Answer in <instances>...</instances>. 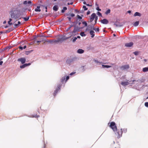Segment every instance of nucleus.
<instances>
[{"instance_id": "obj_42", "label": "nucleus", "mask_w": 148, "mask_h": 148, "mask_svg": "<svg viewBox=\"0 0 148 148\" xmlns=\"http://www.w3.org/2000/svg\"><path fill=\"white\" fill-rule=\"evenodd\" d=\"M27 3V1H25L23 2V4L24 5H26Z\"/></svg>"}, {"instance_id": "obj_52", "label": "nucleus", "mask_w": 148, "mask_h": 148, "mask_svg": "<svg viewBox=\"0 0 148 148\" xmlns=\"http://www.w3.org/2000/svg\"><path fill=\"white\" fill-rule=\"evenodd\" d=\"M21 24V22L19 21H18V24L19 25H20Z\"/></svg>"}, {"instance_id": "obj_49", "label": "nucleus", "mask_w": 148, "mask_h": 148, "mask_svg": "<svg viewBox=\"0 0 148 148\" xmlns=\"http://www.w3.org/2000/svg\"><path fill=\"white\" fill-rule=\"evenodd\" d=\"M73 4V2H71L70 3H67V4L68 5H72V4Z\"/></svg>"}, {"instance_id": "obj_39", "label": "nucleus", "mask_w": 148, "mask_h": 148, "mask_svg": "<svg viewBox=\"0 0 148 148\" xmlns=\"http://www.w3.org/2000/svg\"><path fill=\"white\" fill-rule=\"evenodd\" d=\"M134 54L135 55H137L138 54V52L137 51H135L134 52Z\"/></svg>"}, {"instance_id": "obj_56", "label": "nucleus", "mask_w": 148, "mask_h": 148, "mask_svg": "<svg viewBox=\"0 0 148 148\" xmlns=\"http://www.w3.org/2000/svg\"><path fill=\"white\" fill-rule=\"evenodd\" d=\"M26 48V45H25L24 46V47H23V49H25Z\"/></svg>"}, {"instance_id": "obj_20", "label": "nucleus", "mask_w": 148, "mask_h": 148, "mask_svg": "<svg viewBox=\"0 0 148 148\" xmlns=\"http://www.w3.org/2000/svg\"><path fill=\"white\" fill-rule=\"evenodd\" d=\"M139 24V21H136V22H135L133 24V25L134 26H137Z\"/></svg>"}, {"instance_id": "obj_33", "label": "nucleus", "mask_w": 148, "mask_h": 148, "mask_svg": "<svg viewBox=\"0 0 148 148\" xmlns=\"http://www.w3.org/2000/svg\"><path fill=\"white\" fill-rule=\"evenodd\" d=\"M97 14L98 16H102V14L99 12H97Z\"/></svg>"}, {"instance_id": "obj_23", "label": "nucleus", "mask_w": 148, "mask_h": 148, "mask_svg": "<svg viewBox=\"0 0 148 148\" xmlns=\"http://www.w3.org/2000/svg\"><path fill=\"white\" fill-rule=\"evenodd\" d=\"M12 21V19L11 18H10L9 21H8V23L10 25H12V23L10 22Z\"/></svg>"}, {"instance_id": "obj_18", "label": "nucleus", "mask_w": 148, "mask_h": 148, "mask_svg": "<svg viewBox=\"0 0 148 148\" xmlns=\"http://www.w3.org/2000/svg\"><path fill=\"white\" fill-rule=\"evenodd\" d=\"M58 8L57 5H55L53 8V10L55 11H57L58 10Z\"/></svg>"}, {"instance_id": "obj_25", "label": "nucleus", "mask_w": 148, "mask_h": 148, "mask_svg": "<svg viewBox=\"0 0 148 148\" xmlns=\"http://www.w3.org/2000/svg\"><path fill=\"white\" fill-rule=\"evenodd\" d=\"M67 8L66 7H64L63 8V9L62 10V11H61V12L62 13H64L65 10H67Z\"/></svg>"}, {"instance_id": "obj_2", "label": "nucleus", "mask_w": 148, "mask_h": 148, "mask_svg": "<svg viewBox=\"0 0 148 148\" xmlns=\"http://www.w3.org/2000/svg\"><path fill=\"white\" fill-rule=\"evenodd\" d=\"M10 14L11 18H14L15 19L19 18L18 17H17L16 14L14 13V12L13 11H11L10 12Z\"/></svg>"}, {"instance_id": "obj_36", "label": "nucleus", "mask_w": 148, "mask_h": 148, "mask_svg": "<svg viewBox=\"0 0 148 148\" xmlns=\"http://www.w3.org/2000/svg\"><path fill=\"white\" fill-rule=\"evenodd\" d=\"M95 18V24L97 23V19H98L97 16H96Z\"/></svg>"}, {"instance_id": "obj_63", "label": "nucleus", "mask_w": 148, "mask_h": 148, "mask_svg": "<svg viewBox=\"0 0 148 148\" xmlns=\"http://www.w3.org/2000/svg\"><path fill=\"white\" fill-rule=\"evenodd\" d=\"M116 145L118 146V147H117V148H119V144H116Z\"/></svg>"}, {"instance_id": "obj_15", "label": "nucleus", "mask_w": 148, "mask_h": 148, "mask_svg": "<svg viewBox=\"0 0 148 148\" xmlns=\"http://www.w3.org/2000/svg\"><path fill=\"white\" fill-rule=\"evenodd\" d=\"M84 52V51L81 49H79L77 51V52L79 53H82Z\"/></svg>"}, {"instance_id": "obj_29", "label": "nucleus", "mask_w": 148, "mask_h": 148, "mask_svg": "<svg viewBox=\"0 0 148 148\" xmlns=\"http://www.w3.org/2000/svg\"><path fill=\"white\" fill-rule=\"evenodd\" d=\"M110 9H108L105 12V14H108L109 13H110Z\"/></svg>"}, {"instance_id": "obj_19", "label": "nucleus", "mask_w": 148, "mask_h": 148, "mask_svg": "<svg viewBox=\"0 0 148 148\" xmlns=\"http://www.w3.org/2000/svg\"><path fill=\"white\" fill-rule=\"evenodd\" d=\"M141 16V14L138 12H136L134 14V16Z\"/></svg>"}, {"instance_id": "obj_38", "label": "nucleus", "mask_w": 148, "mask_h": 148, "mask_svg": "<svg viewBox=\"0 0 148 148\" xmlns=\"http://www.w3.org/2000/svg\"><path fill=\"white\" fill-rule=\"evenodd\" d=\"M14 25L15 27V28L17 27H18L19 26V25L18 24H15Z\"/></svg>"}, {"instance_id": "obj_51", "label": "nucleus", "mask_w": 148, "mask_h": 148, "mask_svg": "<svg viewBox=\"0 0 148 148\" xmlns=\"http://www.w3.org/2000/svg\"><path fill=\"white\" fill-rule=\"evenodd\" d=\"M75 73H74V72H73V73H71L70 74V75H73V74H74Z\"/></svg>"}, {"instance_id": "obj_9", "label": "nucleus", "mask_w": 148, "mask_h": 148, "mask_svg": "<svg viewBox=\"0 0 148 148\" xmlns=\"http://www.w3.org/2000/svg\"><path fill=\"white\" fill-rule=\"evenodd\" d=\"M101 22L103 24H107L108 23V21L106 19H104L101 20Z\"/></svg>"}, {"instance_id": "obj_35", "label": "nucleus", "mask_w": 148, "mask_h": 148, "mask_svg": "<svg viewBox=\"0 0 148 148\" xmlns=\"http://www.w3.org/2000/svg\"><path fill=\"white\" fill-rule=\"evenodd\" d=\"M73 26V25H71L67 29H66V31H68L71 28V27Z\"/></svg>"}, {"instance_id": "obj_7", "label": "nucleus", "mask_w": 148, "mask_h": 148, "mask_svg": "<svg viewBox=\"0 0 148 148\" xmlns=\"http://www.w3.org/2000/svg\"><path fill=\"white\" fill-rule=\"evenodd\" d=\"M17 61L21 62L22 64H24L26 62V59L25 58H18Z\"/></svg>"}, {"instance_id": "obj_50", "label": "nucleus", "mask_w": 148, "mask_h": 148, "mask_svg": "<svg viewBox=\"0 0 148 148\" xmlns=\"http://www.w3.org/2000/svg\"><path fill=\"white\" fill-rule=\"evenodd\" d=\"M3 63V62L2 61H1L0 62V65H1Z\"/></svg>"}, {"instance_id": "obj_62", "label": "nucleus", "mask_w": 148, "mask_h": 148, "mask_svg": "<svg viewBox=\"0 0 148 148\" xmlns=\"http://www.w3.org/2000/svg\"><path fill=\"white\" fill-rule=\"evenodd\" d=\"M128 12L129 13H130L131 12V11L130 10H129V11H128Z\"/></svg>"}, {"instance_id": "obj_59", "label": "nucleus", "mask_w": 148, "mask_h": 148, "mask_svg": "<svg viewBox=\"0 0 148 148\" xmlns=\"http://www.w3.org/2000/svg\"><path fill=\"white\" fill-rule=\"evenodd\" d=\"M77 38H80V37L79 36H77Z\"/></svg>"}, {"instance_id": "obj_61", "label": "nucleus", "mask_w": 148, "mask_h": 148, "mask_svg": "<svg viewBox=\"0 0 148 148\" xmlns=\"http://www.w3.org/2000/svg\"><path fill=\"white\" fill-rule=\"evenodd\" d=\"M8 27V25H6L5 26V28H7Z\"/></svg>"}, {"instance_id": "obj_11", "label": "nucleus", "mask_w": 148, "mask_h": 148, "mask_svg": "<svg viewBox=\"0 0 148 148\" xmlns=\"http://www.w3.org/2000/svg\"><path fill=\"white\" fill-rule=\"evenodd\" d=\"M133 45V42H131L129 43H126L125 44V46L126 47H130L132 46Z\"/></svg>"}, {"instance_id": "obj_4", "label": "nucleus", "mask_w": 148, "mask_h": 148, "mask_svg": "<svg viewBox=\"0 0 148 148\" xmlns=\"http://www.w3.org/2000/svg\"><path fill=\"white\" fill-rule=\"evenodd\" d=\"M61 87V85L59 84L56 90L54 91L53 93V95L55 96L56 94L57 93L58 91L60 89Z\"/></svg>"}, {"instance_id": "obj_24", "label": "nucleus", "mask_w": 148, "mask_h": 148, "mask_svg": "<svg viewBox=\"0 0 148 148\" xmlns=\"http://www.w3.org/2000/svg\"><path fill=\"white\" fill-rule=\"evenodd\" d=\"M65 79V77H63L61 79V82L62 83H63Z\"/></svg>"}, {"instance_id": "obj_41", "label": "nucleus", "mask_w": 148, "mask_h": 148, "mask_svg": "<svg viewBox=\"0 0 148 148\" xmlns=\"http://www.w3.org/2000/svg\"><path fill=\"white\" fill-rule=\"evenodd\" d=\"M19 48L21 50H22L23 49V47L22 46H20L19 47Z\"/></svg>"}, {"instance_id": "obj_27", "label": "nucleus", "mask_w": 148, "mask_h": 148, "mask_svg": "<svg viewBox=\"0 0 148 148\" xmlns=\"http://www.w3.org/2000/svg\"><path fill=\"white\" fill-rule=\"evenodd\" d=\"M80 35L82 36H86V34H85L84 32H82L80 33Z\"/></svg>"}, {"instance_id": "obj_30", "label": "nucleus", "mask_w": 148, "mask_h": 148, "mask_svg": "<svg viewBox=\"0 0 148 148\" xmlns=\"http://www.w3.org/2000/svg\"><path fill=\"white\" fill-rule=\"evenodd\" d=\"M82 23L84 25L85 27L87 26L88 25L87 23L85 21L83 22Z\"/></svg>"}, {"instance_id": "obj_53", "label": "nucleus", "mask_w": 148, "mask_h": 148, "mask_svg": "<svg viewBox=\"0 0 148 148\" xmlns=\"http://www.w3.org/2000/svg\"><path fill=\"white\" fill-rule=\"evenodd\" d=\"M42 41H41V40H40V41H37V43H40V42H41Z\"/></svg>"}, {"instance_id": "obj_48", "label": "nucleus", "mask_w": 148, "mask_h": 148, "mask_svg": "<svg viewBox=\"0 0 148 148\" xmlns=\"http://www.w3.org/2000/svg\"><path fill=\"white\" fill-rule=\"evenodd\" d=\"M90 11H88L87 12V15H88L89 14H90Z\"/></svg>"}, {"instance_id": "obj_45", "label": "nucleus", "mask_w": 148, "mask_h": 148, "mask_svg": "<svg viewBox=\"0 0 148 148\" xmlns=\"http://www.w3.org/2000/svg\"><path fill=\"white\" fill-rule=\"evenodd\" d=\"M96 10H98V11H101V9H99V7H97V8H96Z\"/></svg>"}, {"instance_id": "obj_1", "label": "nucleus", "mask_w": 148, "mask_h": 148, "mask_svg": "<svg viewBox=\"0 0 148 148\" xmlns=\"http://www.w3.org/2000/svg\"><path fill=\"white\" fill-rule=\"evenodd\" d=\"M110 127L114 132H116L115 133L117 135V138H119L122 136L123 133L122 129H121L120 130H117L116 126L114 122H111Z\"/></svg>"}, {"instance_id": "obj_14", "label": "nucleus", "mask_w": 148, "mask_h": 148, "mask_svg": "<svg viewBox=\"0 0 148 148\" xmlns=\"http://www.w3.org/2000/svg\"><path fill=\"white\" fill-rule=\"evenodd\" d=\"M90 34L91 35V37L92 38L95 36V32H94L92 30H91L90 32Z\"/></svg>"}, {"instance_id": "obj_10", "label": "nucleus", "mask_w": 148, "mask_h": 148, "mask_svg": "<svg viewBox=\"0 0 148 148\" xmlns=\"http://www.w3.org/2000/svg\"><path fill=\"white\" fill-rule=\"evenodd\" d=\"M31 64V63H30L28 64H25L22 65L20 66V68L21 69H23L27 66L30 65Z\"/></svg>"}, {"instance_id": "obj_13", "label": "nucleus", "mask_w": 148, "mask_h": 148, "mask_svg": "<svg viewBox=\"0 0 148 148\" xmlns=\"http://www.w3.org/2000/svg\"><path fill=\"white\" fill-rule=\"evenodd\" d=\"M94 26H92L91 25H89L87 27V28L86 29V31L89 30L90 29H93V27Z\"/></svg>"}, {"instance_id": "obj_60", "label": "nucleus", "mask_w": 148, "mask_h": 148, "mask_svg": "<svg viewBox=\"0 0 148 148\" xmlns=\"http://www.w3.org/2000/svg\"><path fill=\"white\" fill-rule=\"evenodd\" d=\"M6 23V21H4L3 22V24H5V23Z\"/></svg>"}, {"instance_id": "obj_21", "label": "nucleus", "mask_w": 148, "mask_h": 148, "mask_svg": "<svg viewBox=\"0 0 148 148\" xmlns=\"http://www.w3.org/2000/svg\"><path fill=\"white\" fill-rule=\"evenodd\" d=\"M40 116L39 115H38L37 114L35 115H32L31 116V117H35V118H38Z\"/></svg>"}, {"instance_id": "obj_44", "label": "nucleus", "mask_w": 148, "mask_h": 148, "mask_svg": "<svg viewBox=\"0 0 148 148\" xmlns=\"http://www.w3.org/2000/svg\"><path fill=\"white\" fill-rule=\"evenodd\" d=\"M75 16V14H73V13H72V14H70V16H71V17H74V16Z\"/></svg>"}, {"instance_id": "obj_54", "label": "nucleus", "mask_w": 148, "mask_h": 148, "mask_svg": "<svg viewBox=\"0 0 148 148\" xmlns=\"http://www.w3.org/2000/svg\"><path fill=\"white\" fill-rule=\"evenodd\" d=\"M45 10H46L45 11H46V12H47V7H46V6L45 7Z\"/></svg>"}, {"instance_id": "obj_43", "label": "nucleus", "mask_w": 148, "mask_h": 148, "mask_svg": "<svg viewBox=\"0 0 148 148\" xmlns=\"http://www.w3.org/2000/svg\"><path fill=\"white\" fill-rule=\"evenodd\" d=\"M27 3L29 4H31L32 3V2L31 1H29L27 2Z\"/></svg>"}, {"instance_id": "obj_40", "label": "nucleus", "mask_w": 148, "mask_h": 148, "mask_svg": "<svg viewBox=\"0 0 148 148\" xmlns=\"http://www.w3.org/2000/svg\"><path fill=\"white\" fill-rule=\"evenodd\" d=\"M77 18H79V19H82V17L81 16H79V15H77Z\"/></svg>"}, {"instance_id": "obj_64", "label": "nucleus", "mask_w": 148, "mask_h": 148, "mask_svg": "<svg viewBox=\"0 0 148 148\" xmlns=\"http://www.w3.org/2000/svg\"><path fill=\"white\" fill-rule=\"evenodd\" d=\"M29 10V12H31V9H29V10Z\"/></svg>"}, {"instance_id": "obj_37", "label": "nucleus", "mask_w": 148, "mask_h": 148, "mask_svg": "<svg viewBox=\"0 0 148 148\" xmlns=\"http://www.w3.org/2000/svg\"><path fill=\"white\" fill-rule=\"evenodd\" d=\"M145 105L146 107H148V102H145Z\"/></svg>"}, {"instance_id": "obj_34", "label": "nucleus", "mask_w": 148, "mask_h": 148, "mask_svg": "<svg viewBox=\"0 0 148 148\" xmlns=\"http://www.w3.org/2000/svg\"><path fill=\"white\" fill-rule=\"evenodd\" d=\"M77 39V38L76 37H75L73 39V42H74Z\"/></svg>"}, {"instance_id": "obj_3", "label": "nucleus", "mask_w": 148, "mask_h": 148, "mask_svg": "<svg viewBox=\"0 0 148 148\" xmlns=\"http://www.w3.org/2000/svg\"><path fill=\"white\" fill-rule=\"evenodd\" d=\"M79 28L77 27H75L73 30L71 32L72 34L71 35V36H75L76 35V32H78L79 30Z\"/></svg>"}, {"instance_id": "obj_22", "label": "nucleus", "mask_w": 148, "mask_h": 148, "mask_svg": "<svg viewBox=\"0 0 148 148\" xmlns=\"http://www.w3.org/2000/svg\"><path fill=\"white\" fill-rule=\"evenodd\" d=\"M102 67L103 68H109L111 67V66H109V65H102Z\"/></svg>"}, {"instance_id": "obj_5", "label": "nucleus", "mask_w": 148, "mask_h": 148, "mask_svg": "<svg viewBox=\"0 0 148 148\" xmlns=\"http://www.w3.org/2000/svg\"><path fill=\"white\" fill-rule=\"evenodd\" d=\"M70 37H63L60 38H58L57 40H55V42H59L61 41H63L64 40H67L70 38Z\"/></svg>"}, {"instance_id": "obj_58", "label": "nucleus", "mask_w": 148, "mask_h": 148, "mask_svg": "<svg viewBox=\"0 0 148 148\" xmlns=\"http://www.w3.org/2000/svg\"><path fill=\"white\" fill-rule=\"evenodd\" d=\"M144 60V61L145 62H147V60H146V59H144V60Z\"/></svg>"}, {"instance_id": "obj_57", "label": "nucleus", "mask_w": 148, "mask_h": 148, "mask_svg": "<svg viewBox=\"0 0 148 148\" xmlns=\"http://www.w3.org/2000/svg\"><path fill=\"white\" fill-rule=\"evenodd\" d=\"M83 3H84V4H85V5H86L87 4L86 3V2L85 1H84L83 2Z\"/></svg>"}, {"instance_id": "obj_47", "label": "nucleus", "mask_w": 148, "mask_h": 148, "mask_svg": "<svg viewBox=\"0 0 148 148\" xmlns=\"http://www.w3.org/2000/svg\"><path fill=\"white\" fill-rule=\"evenodd\" d=\"M67 18L68 19L69 21H70L71 19V18L70 17H67Z\"/></svg>"}, {"instance_id": "obj_31", "label": "nucleus", "mask_w": 148, "mask_h": 148, "mask_svg": "<svg viewBox=\"0 0 148 148\" xmlns=\"http://www.w3.org/2000/svg\"><path fill=\"white\" fill-rule=\"evenodd\" d=\"M55 40H50L49 41H48L49 42V43H53V42H54V43H56V42H55Z\"/></svg>"}, {"instance_id": "obj_32", "label": "nucleus", "mask_w": 148, "mask_h": 148, "mask_svg": "<svg viewBox=\"0 0 148 148\" xmlns=\"http://www.w3.org/2000/svg\"><path fill=\"white\" fill-rule=\"evenodd\" d=\"M83 8L84 9V11L87 10H88V8H87L86 6L83 5Z\"/></svg>"}, {"instance_id": "obj_28", "label": "nucleus", "mask_w": 148, "mask_h": 148, "mask_svg": "<svg viewBox=\"0 0 148 148\" xmlns=\"http://www.w3.org/2000/svg\"><path fill=\"white\" fill-rule=\"evenodd\" d=\"M29 17L28 16L27 18L23 17V18L24 19L25 21H28V20L29 19Z\"/></svg>"}, {"instance_id": "obj_55", "label": "nucleus", "mask_w": 148, "mask_h": 148, "mask_svg": "<svg viewBox=\"0 0 148 148\" xmlns=\"http://www.w3.org/2000/svg\"><path fill=\"white\" fill-rule=\"evenodd\" d=\"M86 5L87 6H91V5H90L89 4H87Z\"/></svg>"}, {"instance_id": "obj_12", "label": "nucleus", "mask_w": 148, "mask_h": 148, "mask_svg": "<svg viewBox=\"0 0 148 148\" xmlns=\"http://www.w3.org/2000/svg\"><path fill=\"white\" fill-rule=\"evenodd\" d=\"M129 83L127 82H121V84L123 86H125L128 85L129 84Z\"/></svg>"}, {"instance_id": "obj_26", "label": "nucleus", "mask_w": 148, "mask_h": 148, "mask_svg": "<svg viewBox=\"0 0 148 148\" xmlns=\"http://www.w3.org/2000/svg\"><path fill=\"white\" fill-rule=\"evenodd\" d=\"M93 29L95 30L96 32H99V28H97L95 27H93Z\"/></svg>"}, {"instance_id": "obj_8", "label": "nucleus", "mask_w": 148, "mask_h": 148, "mask_svg": "<svg viewBox=\"0 0 148 148\" xmlns=\"http://www.w3.org/2000/svg\"><path fill=\"white\" fill-rule=\"evenodd\" d=\"M129 68V65L122 66L120 67L121 69L122 70H124Z\"/></svg>"}, {"instance_id": "obj_16", "label": "nucleus", "mask_w": 148, "mask_h": 148, "mask_svg": "<svg viewBox=\"0 0 148 148\" xmlns=\"http://www.w3.org/2000/svg\"><path fill=\"white\" fill-rule=\"evenodd\" d=\"M40 6H37L36 8L35 9V11L36 12H40L41 11V10L40 9Z\"/></svg>"}, {"instance_id": "obj_6", "label": "nucleus", "mask_w": 148, "mask_h": 148, "mask_svg": "<svg viewBox=\"0 0 148 148\" xmlns=\"http://www.w3.org/2000/svg\"><path fill=\"white\" fill-rule=\"evenodd\" d=\"M96 16L95 13H92L90 16V17L89 20L90 21L92 22L94 20Z\"/></svg>"}, {"instance_id": "obj_17", "label": "nucleus", "mask_w": 148, "mask_h": 148, "mask_svg": "<svg viewBox=\"0 0 148 148\" xmlns=\"http://www.w3.org/2000/svg\"><path fill=\"white\" fill-rule=\"evenodd\" d=\"M143 71L144 72H147L148 71V67H144L143 69Z\"/></svg>"}, {"instance_id": "obj_46", "label": "nucleus", "mask_w": 148, "mask_h": 148, "mask_svg": "<svg viewBox=\"0 0 148 148\" xmlns=\"http://www.w3.org/2000/svg\"><path fill=\"white\" fill-rule=\"evenodd\" d=\"M69 79V76H67L66 77V82Z\"/></svg>"}]
</instances>
